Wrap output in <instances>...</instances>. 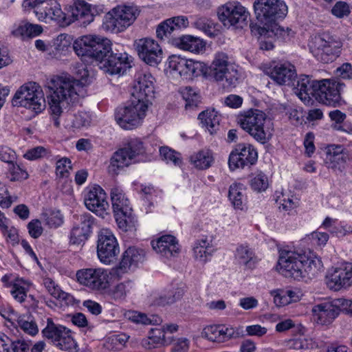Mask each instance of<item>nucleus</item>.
<instances>
[{
	"label": "nucleus",
	"instance_id": "f257e3e1",
	"mask_svg": "<svg viewBox=\"0 0 352 352\" xmlns=\"http://www.w3.org/2000/svg\"><path fill=\"white\" fill-rule=\"evenodd\" d=\"M73 49L83 61H98L100 68L111 75L123 74L129 67L127 54H113L111 42L107 38L85 35L74 41Z\"/></svg>",
	"mask_w": 352,
	"mask_h": 352
},
{
	"label": "nucleus",
	"instance_id": "f03ea898",
	"mask_svg": "<svg viewBox=\"0 0 352 352\" xmlns=\"http://www.w3.org/2000/svg\"><path fill=\"white\" fill-rule=\"evenodd\" d=\"M322 267L321 260L311 252L300 254L287 250L279 252L277 270L285 277L298 280L312 279Z\"/></svg>",
	"mask_w": 352,
	"mask_h": 352
},
{
	"label": "nucleus",
	"instance_id": "7ed1b4c3",
	"mask_svg": "<svg viewBox=\"0 0 352 352\" xmlns=\"http://www.w3.org/2000/svg\"><path fill=\"white\" fill-rule=\"evenodd\" d=\"M51 92L47 97L54 126L60 125L59 117L64 109L76 102L78 98L79 81L69 76H56L48 82Z\"/></svg>",
	"mask_w": 352,
	"mask_h": 352
},
{
	"label": "nucleus",
	"instance_id": "20e7f679",
	"mask_svg": "<svg viewBox=\"0 0 352 352\" xmlns=\"http://www.w3.org/2000/svg\"><path fill=\"white\" fill-rule=\"evenodd\" d=\"M254 9L256 19L263 27L252 24L251 30L261 36L273 32L270 28L277 20L284 19L288 12L287 6L283 0H255Z\"/></svg>",
	"mask_w": 352,
	"mask_h": 352
},
{
	"label": "nucleus",
	"instance_id": "39448f33",
	"mask_svg": "<svg viewBox=\"0 0 352 352\" xmlns=\"http://www.w3.org/2000/svg\"><path fill=\"white\" fill-rule=\"evenodd\" d=\"M236 122L243 130L261 144H265L272 137L270 121L267 120L266 114L261 110L250 109L244 111L238 115Z\"/></svg>",
	"mask_w": 352,
	"mask_h": 352
},
{
	"label": "nucleus",
	"instance_id": "423d86ee",
	"mask_svg": "<svg viewBox=\"0 0 352 352\" xmlns=\"http://www.w3.org/2000/svg\"><path fill=\"white\" fill-rule=\"evenodd\" d=\"M342 43L329 33H322L312 38L309 50L313 56L320 62L329 63L335 60L341 52Z\"/></svg>",
	"mask_w": 352,
	"mask_h": 352
},
{
	"label": "nucleus",
	"instance_id": "0eeeda50",
	"mask_svg": "<svg viewBox=\"0 0 352 352\" xmlns=\"http://www.w3.org/2000/svg\"><path fill=\"white\" fill-rule=\"evenodd\" d=\"M13 106L23 107L39 113L45 107V100L41 87L34 82L21 86L16 91L12 100Z\"/></svg>",
	"mask_w": 352,
	"mask_h": 352
},
{
	"label": "nucleus",
	"instance_id": "6e6552de",
	"mask_svg": "<svg viewBox=\"0 0 352 352\" xmlns=\"http://www.w3.org/2000/svg\"><path fill=\"white\" fill-rule=\"evenodd\" d=\"M139 14L135 6H118L106 15L103 28L112 32H121L133 24Z\"/></svg>",
	"mask_w": 352,
	"mask_h": 352
},
{
	"label": "nucleus",
	"instance_id": "1a4fd4ad",
	"mask_svg": "<svg viewBox=\"0 0 352 352\" xmlns=\"http://www.w3.org/2000/svg\"><path fill=\"white\" fill-rule=\"evenodd\" d=\"M147 109L146 104L131 98L129 104L116 109L115 119L121 128L131 130L142 124Z\"/></svg>",
	"mask_w": 352,
	"mask_h": 352
},
{
	"label": "nucleus",
	"instance_id": "9d476101",
	"mask_svg": "<svg viewBox=\"0 0 352 352\" xmlns=\"http://www.w3.org/2000/svg\"><path fill=\"white\" fill-rule=\"evenodd\" d=\"M25 6L34 8V13L40 21L46 23L55 21L61 25H67L66 14L56 0H25Z\"/></svg>",
	"mask_w": 352,
	"mask_h": 352
},
{
	"label": "nucleus",
	"instance_id": "9b49d317",
	"mask_svg": "<svg viewBox=\"0 0 352 352\" xmlns=\"http://www.w3.org/2000/svg\"><path fill=\"white\" fill-rule=\"evenodd\" d=\"M217 15L224 26L243 28L248 23L250 13L239 2H228L218 8Z\"/></svg>",
	"mask_w": 352,
	"mask_h": 352
},
{
	"label": "nucleus",
	"instance_id": "f8f14e48",
	"mask_svg": "<svg viewBox=\"0 0 352 352\" xmlns=\"http://www.w3.org/2000/svg\"><path fill=\"white\" fill-rule=\"evenodd\" d=\"M144 153L142 142L138 139L129 141L125 147L115 152L110 160L109 172L118 174L120 168L128 166L138 155Z\"/></svg>",
	"mask_w": 352,
	"mask_h": 352
},
{
	"label": "nucleus",
	"instance_id": "ddd939ff",
	"mask_svg": "<svg viewBox=\"0 0 352 352\" xmlns=\"http://www.w3.org/2000/svg\"><path fill=\"white\" fill-rule=\"evenodd\" d=\"M43 336L60 349L68 352H77V344L70 335V331L62 325H57L52 319H47V324L42 331Z\"/></svg>",
	"mask_w": 352,
	"mask_h": 352
},
{
	"label": "nucleus",
	"instance_id": "4468645a",
	"mask_svg": "<svg viewBox=\"0 0 352 352\" xmlns=\"http://www.w3.org/2000/svg\"><path fill=\"white\" fill-rule=\"evenodd\" d=\"M316 85L315 98L320 102L334 107L341 105L340 90L344 85L342 83L334 79H322Z\"/></svg>",
	"mask_w": 352,
	"mask_h": 352
},
{
	"label": "nucleus",
	"instance_id": "2eb2a0df",
	"mask_svg": "<svg viewBox=\"0 0 352 352\" xmlns=\"http://www.w3.org/2000/svg\"><path fill=\"white\" fill-rule=\"evenodd\" d=\"M119 253L120 248L115 236L109 230L102 229L97 241V254L100 261L104 264H110L116 260Z\"/></svg>",
	"mask_w": 352,
	"mask_h": 352
},
{
	"label": "nucleus",
	"instance_id": "dca6fc26",
	"mask_svg": "<svg viewBox=\"0 0 352 352\" xmlns=\"http://www.w3.org/2000/svg\"><path fill=\"white\" fill-rule=\"evenodd\" d=\"M77 281L91 290L103 293L108 286L109 276L102 268H85L76 272Z\"/></svg>",
	"mask_w": 352,
	"mask_h": 352
},
{
	"label": "nucleus",
	"instance_id": "f3484780",
	"mask_svg": "<svg viewBox=\"0 0 352 352\" xmlns=\"http://www.w3.org/2000/svg\"><path fill=\"white\" fill-rule=\"evenodd\" d=\"M264 73L280 85L290 86L297 76L296 68L292 64L285 63H270L263 65Z\"/></svg>",
	"mask_w": 352,
	"mask_h": 352
},
{
	"label": "nucleus",
	"instance_id": "a211bd4d",
	"mask_svg": "<svg viewBox=\"0 0 352 352\" xmlns=\"http://www.w3.org/2000/svg\"><path fill=\"white\" fill-rule=\"evenodd\" d=\"M135 48L141 60L151 66L157 65L163 58V52L154 39L144 38L135 41Z\"/></svg>",
	"mask_w": 352,
	"mask_h": 352
},
{
	"label": "nucleus",
	"instance_id": "6ab92c4d",
	"mask_svg": "<svg viewBox=\"0 0 352 352\" xmlns=\"http://www.w3.org/2000/svg\"><path fill=\"white\" fill-rule=\"evenodd\" d=\"M258 153L251 144H239L231 152L229 156L228 165L230 170L243 168L256 163Z\"/></svg>",
	"mask_w": 352,
	"mask_h": 352
},
{
	"label": "nucleus",
	"instance_id": "aec40b11",
	"mask_svg": "<svg viewBox=\"0 0 352 352\" xmlns=\"http://www.w3.org/2000/svg\"><path fill=\"white\" fill-rule=\"evenodd\" d=\"M84 201L87 208L98 216L104 218L108 214L109 205L107 201V195L100 186L94 185L89 188L85 195Z\"/></svg>",
	"mask_w": 352,
	"mask_h": 352
},
{
	"label": "nucleus",
	"instance_id": "412c9836",
	"mask_svg": "<svg viewBox=\"0 0 352 352\" xmlns=\"http://www.w3.org/2000/svg\"><path fill=\"white\" fill-rule=\"evenodd\" d=\"M327 287L332 290L338 291L342 288H348L352 285V263H344L333 268L326 276Z\"/></svg>",
	"mask_w": 352,
	"mask_h": 352
},
{
	"label": "nucleus",
	"instance_id": "4be33fe9",
	"mask_svg": "<svg viewBox=\"0 0 352 352\" xmlns=\"http://www.w3.org/2000/svg\"><path fill=\"white\" fill-rule=\"evenodd\" d=\"M168 67L184 79L192 78V76H197L203 72L202 63L176 55L169 57Z\"/></svg>",
	"mask_w": 352,
	"mask_h": 352
},
{
	"label": "nucleus",
	"instance_id": "5701e85b",
	"mask_svg": "<svg viewBox=\"0 0 352 352\" xmlns=\"http://www.w3.org/2000/svg\"><path fill=\"white\" fill-rule=\"evenodd\" d=\"M339 299L336 298L314 305L311 310L314 320L321 325L330 324L341 311Z\"/></svg>",
	"mask_w": 352,
	"mask_h": 352
},
{
	"label": "nucleus",
	"instance_id": "b1692460",
	"mask_svg": "<svg viewBox=\"0 0 352 352\" xmlns=\"http://www.w3.org/2000/svg\"><path fill=\"white\" fill-rule=\"evenodd\" d=\"M154 78L149 73H139L131 93L132 99L148 105L154 95Z\"/></svg>",
	"mask_w": 352,
	"mask_h": 352
},
{
	"label": "nucleus",
	"instance_id": "393cba45",
	"mask_svg": "<svg viewBox=\"0 0 352 352\" xmlns=\"http://www.w3.org/2000/svg\"><path fill=\"white\" fill-rule=\"evenodd\" d=\"M80 223L73 228L70 233L69 243L72 245H81L88 239L91 232L94 219L89 213L80 215Z\"/></svg>",
	"mask_w": 352,
	"mask_h": 352
},
{
	"label": "nucleus",
	"instance_id": "a878e982",
	"mask_svg": "<svg viewBox=\"0 0 352 352\" xmlns=\"http://www.w3.org/2000/svg\"><path fill=\"white\" fill-rule=\"evenodd\" d=\"M145 252L143 250L135 247H129L123 253L122 260L118 266L115 268V274L121 276L126 273L131 267H136L144 261Z\"/></svg>",
	"mask_w": 352,
	"mask_h": 352
},
{
	"label": "nucleus",
	"instance_id": "bb28decb",
	"mask_svg": "<svg viewBox=\"0 0 352 352\" xmlns=\"http://www.w3.org/2000/svg\"><path fill=\"white\" fill-rule=\"evenodd\" d=\"M188 25L186 16H179L170 18L162 22L157 28L156 34L158 38L175 36L182 28Z\"/></svg>",
	"mask_w": 352,
	"mask_h": 352
},
{
	"label": "nucleus",
	"instance_id": "cd10ccee",
	"mask_svg": "<svg viewBox=\"0 0 352 352\" xmlns=\"http://www.w3.org/2000/svg\"><path fill=\"white\" fill-rule=\"evenodd\" d=\"M153 250L162 256H175L179 252L176 238L172 235H164L151 242Z\"/></svg>",
	"mask_w": 352,
	"mask_h": 352
},
{
	"label": "nucleus",
	"instance_id": "c85d7f7f",
	"mask_svg": "<svg viewBox=\"0 0 352 352\" xmlns=\"http://www.w3.org/2000/svg\"><path fill=\"white\" fill-rule=\"evenodd\" d=\"M342 151V146L332 145L328 147L324 159V163L328 168L340 173L344 170L346 155Z\"/></svg>",
	"mask_w": 352,
	"mask_h": 352
},
{
	"label": "nucleus",
	"instance_id": "c756f323",
	"mask_svg": "<svg viewBox=\"0 0 352 352\" xmlns=\"http://www.w3.org/2000/svg\"><path fill=\"white\" fill-rule=\"evenodd\" d=\"M234 260L237 264L245 270L256 267L258 258L253 250L246 244L239 245L234 252Z\"/></svg>",
	"mask_w": 352,
	"mask_h": 352
},
{
	"label": "nucleus",
	"instance_id": "7c9ffc66",
	"mask_svg": "<svg viewBox=\"0 0 352 352\" xmlns=\"http://www.w3.org/2000/svg\"><path fill=\"white\" fill-rule=\"evenodd\" d=\"M135 284L131 280H126L120 282L112 287H109V284L103 291V294L109 300L116 302H120L125 300L128 294L133 289Z\"/></svg>",
	"mask_w": 352,
	"mask_h": 352
},
{
	"label": "nucleus",
	"instance_id": "2f4dec72",
	"mask_svg": "<svg viewBox=\"0 0 352 352\" xmlns=\"http://www.w3.org/2000/svg\"><path fill=\"white\" fill-rule=\"evenodd\" d=\"M318 80H312L309 76L300 75L294 87L295 93L300 100L309 102L311 96L315 97L316 83Z\"/></svg>",
	"mask_w": 352,
	"mask_h": 352
},
{
	"label": "nucleus",
	"instance_id": "473e14b6",
	"mask_svg": "<svg viewBox=\"0 0 352 352\" xmlns=\"http://www.w3.org/2000/svg\"><path fill=\"white\" fill-rule=\"evenodd\" d=\"M234 329L223 325H213L206 327L202 332V336L216 342H223L232 338Z\"/></svg>",
	"mask_w": 352,
	"mask_h": 352
},
{
	"label": "nucleus",
	"instance_id": "72a5a7b5",
	"mask_svg": "<svg viewBox=\"0 0 352 352\" xmlns=\"http://www.w3.org/2000/svg\"><path fill=\"white\" fill-rule=\"evenodd\" d=\"M173 44L182 50L194 53H199L205 47L203 40L190 35L175 38L173 40Z\"/></svg>",
	"mask_w": 352,
	"mask_h": 352
},
{
	"label": "nucleus",
	"instance_id": "f704fd0d",
	"mask_svg": "<svg viewBox=\"0 0 352 352\" xmlns=\"http://www.w3.org/2000/svg\"><path fill=\"white\" fill-rule=\"evenodd\" d=\"M230 66H233L228 61V56L225 53H218L215 55L209 68V75L214 80L221 79V75L224 74Z\"/></svg>",
	"mask_w": 352,
	"mask_h": 352
},
{
	"label": "nucleus",
	"instance_id": "c9c22d12",
	"mask_svg": "<svg viewBox=\"0 0 352 352\" xmlns=\"http://www.w3.org/2000/svg\"><path fill=\"white\" fill-rule=\"evenodd\" d=\"M0 352H28L32 342L23 338L10 340L8 337L0 339Z\"/></svg>",
	"mask_w": 352,
	"mask_h": 352
},
{
	"label": "nucleus",
	"instance_id": "e433bc0d",
	"mask_svg": "<svg viewBox=\"0 0 352 352\" xmlns=\"http://www.w3.org/2000/svg\"><path fill=\"white\" fill-rule=\"evenodd\" d=\"M198 119L211 135L216 134L220 129V116L214 110L204 111L199 114Z\"/></svg>",
	"mask_w": 352,
	"mask_h": 352
},
{
	"label": "nucleus",
	"instance_id": "4c0bfd02",
	"mask_svg": "<svg viewBox=\"0 0 352 352\" xmlns=\"http://www.w3.org/2000/svg\"><path fill=\"white\" fill-rule=\"evenodd\" d=\"M42 31L43 28L39 25L22 21L12 30V34L22 38H32L39 35Z\"/></svg>",
	"mask_w": 352,
	"mask_h": 352
},
{
	"label": "nucleus",
	"instance_id": "58836bf2",
	"mask_svg": "<svg viewBox=\"0 0 352 352\" xmlns=\"http://www.w3.org/2000/svg\"><path fill=\"white\" fill-rule=\"evenodd\" d=\"M112 207L115 212L119 211L131 210L129 207V201L125 197L122 189L119 187H113L111 190Z\"/></svg>",
	"mask_w": 352,
	"mask_h": 352
},
{
	"label": "nucleus",
	"instance_id": "ea45409f",
	"mask_svg": "<svg viewBox=\"0 0 352 352\" xmlns=\"http://www.w3.org/2000/svg\"><path fill=\"white\" fill-rule=\"evenodd\" d=\"M244 188L241 184H232L228 191V198L235 208L243 209L245 200Z\"/></svg>",
	"mask_w": 352,
	"mask_h": 352
},
{
	"label": "nucleus",
	"instance_id": "a19ab883",
	"mask_svg": "<svg viewBox=\"0 0 352 352\" xmlns=\"http://www.w3.org/2000/svg\"><path fill=\"white\" fill-rule=\"evenodd\" d=\"M43 284L50 295L55 298L63 300L67 305L70 304L73 301V296L69 294L62 291L52 279L45 278Z\"/></svg>",
	"mask_w": 352,
	"mask_h": 352
},
{
	"label": "nucleus",
	"instance_id": "79ce46f5",
	"mask_svg": "<svg viewBox=\"0 0 352 352\" xmlns=\"http://www.w3.org/2000/svg\"><path fill=\"white\" fill-rule=\"evenodd\" d=\"M221 76V79L216 81L220 82L225 89H232L239 83V74L234 65L230 66V69Z\"/></svg>",
	"mask_w": 352,
	"mask_h": 352
},
{
	"label": "nucleus",
	"instance_id": "37998d69",
	"mask_svg": "<svg viewBox=\"0 0 352 352\" xmlns=\"http://www.w3.org/2000/svg\"><path fill=\"white\" fill-rule=\"evenodd\" d=\"M184 295V291L181 288H177L173 292L162 294L155 297L153 304L157 306H165L171 305L180 300Z\"/></svg>",
	"mask_w": 352,
	"mask_h": 352
},
{
	"label": "nucleus",
	"instance_id": "c03bdc74",
	"mask_svg": "<svg viewBox=\"0 0 352 352\" xmlns=\"http://www.w3.org/2000/svg\"><path fill=\"white\" fill-rule=\"evenodd\" d=\"M213 161L212 153L210 151H200L190 157V162L199 169L209 168Z\"/></svg>",
	"mask_w": 352,
	"mask_h": 352
},
{
	"label": "nucleus",
	"instance_id": "a18cd8bd",
	"mask_svg": "<svg viewBox=\"0 0 352 352\" xmlns=\"http://www.w3.org/2000/svg\"><path fill=\"white\" fill-rule=\"evenodd\" d=\"M127 316L131 321L136 324L157 325L162 322L161 318L156 315H152L148 318L144 314L133 311H129Z\"/></svg>",
	"mask_w": 352,
	"mask_h": 352
},
{
	"label": "nucleus",
	"instance_id": "49530a36",
	"mask_svg": "<svg viewBox=\"0 0 352 352\" xmlns=\"http://www.w3.org/2000/svg\"><path fill=\"white\" fill-rule=\"evenodd\" d=\"M116 212V220L118 226L122 231L132 230L135 227V221L131 216V210Z\"/></svg>",
	"mask_w": 352,
	"mask_h": 352
},
{
	"label": "nucleus",
	"instance_id": "de8ad7c7",
	"mask_svg": "<svg viewBox=\"0 0 352 352\" xmlns=\"http://www.w3.org/2000/svg\"><path fill=\"white\" fill-rule=\"evenodd\" d=\"M72 16L76 20L87 18V21H91L93 19L90 6L84 1H78L75 3V8L72 10Z\"/></svg>",
	"mask_w": 352,
	"mask_h": 352
},
{
	"label": "nucleus",
	"instance_id": "09e8293b",
	"mask_svg": "<svg viewBox=\"0 0 352 352\" xmlns=\"http://www.w3.org/2000/svg\"><path fill=\"white\" fill-rule=\"evenodd\" d=\"M298 300V293L292 290L281 291L274 296V302L278 306H284Z\"/></svg>",
	"mask_w": 352,
	"mask_h": 352
},
{
	"label": "nucleus",
	"instance_id": "8fccbe9b",
	"mask_svg": "<svg viewBox=\"0 0 352 352\" xmlns=\"http://www.w3.org/2000/svg\"><path fill=\"white\" fill-rule=\"evenodd\" d=\"M17 325L25 333L35 336L38 332L37 324L33 320H28L25 316H19L16 320Z\"/></svg>",
	"mask_w": 352,
	"mask_h": 352
},
{
	"label": "nucleus",
	"instance_id": "3c124183",
	"mask_svg": "<svg viewBox=\"0 0 352 352\" xmlns=\"http://www.w3.org/2000/svg\"><path fill=\"white\" fill-rule=\"evenodd\" d=\"M28 289L21 285V283L16 282L12 285L10 291L13 298L19 302H23L26 298H30L31 300H34L32 295L27 296Z\"/></svg>",
	"mask_w": 352,
	"mask_h": 352
},
{
	"label": "nucleus",
	"instance_id": "603ef678",
	"mask_svg": "<svg viewBox=\"0 0 352 352\" xmlns=\"http://www.w3.org/2000/svg\"><path fill=\"white\" fill-rule=\"evenodd\" d=\"M8 172L11 175V181H22L28 178V173L19 164L12 162L9 164Z\"/></svg>",
	"mask_w": 352,
	"mask_h": 352
},
{
	"label": "nucleus",
	"instance_id": "864d4df0",
	"mask_svg": "<svg viewBox=\"0 0 352 352\" xmlns=\"http://www.w3.org/2000/svg\"><path fill=\"white\" fill-rule=\"evenodd\" d=\"M183 98L186 102V108L197 107L199 102V96L194 89L190 87H185L182 91Z\"/></svg>",
	"mask_w": 352,
	"mask_h": 352
},
{
	"label": "nucleus",
	"instance_id": "5fc2aeb1",
	"mask_svg": "<svg viewBox=\"0 0 352 352\" xmlns=\"http://www.w3.org/2000/svg\"><path fill=\"white\" fill-rule=\"evenodd\" d=\"M252 188L257 192L265 190L268 187V179L263 173H259L250 181Z\"/></svg>",
	"mask_w": 352,
	"mask_h": 352
},
{
	"label": "nucleus",
	"instance_id": "6e6d98bb",
	"mask_svg": "<svg viewBox=\"0 0 352 352\" xmlns=\"http://www.w3.org/2000/svg\"><path fill=\"white\" fill-rule=\"evenodd\" d=\"M162 337H164V333L160 329H151L150 336L147 339L142 340V344L146 349L154 348V344L159 343Z\"/></svg>",
	"mask_w": 352,
	"mask_h": 352
},
{
	"label": "nucleus",
	"instance_id": "4d7b16f0",
	"mask_svg": "<svg viewBox=\"0 0 352 352\" xmlns=\"http://www.w3.org/2000/svg\"><path fill=\"white\" fill-rule=\"evenodd\" d=\"M160 153L161 157L168 162H172L175 164H179L181 162L179 154L168 146H162L160 148Z\"/></svg>",
	"mask_w": 352,
	"mask_h": 352
},
{
	"label": "nucleus",
	"instance_id": "13d9d810",
	"mask_svg": "<svg viewBox=\"0 0 352 352\" xmlns=\"http://www.w3.org/2000/svg\"><path fill=\"white\" fill-rule=\"evenodd\" d=\"M349 6L344 1H338L332 8L331 13L338 18H343L349 15Z\"/></svg>",
	"mask_w": 352,
	"mask_h": 352
},
{
	"label": "nucleus",
	"instance_id": "bf43d9fd",
	"mask_svg": "<svg viewBox=\"0 0 352 352\" xmlns=\"http://www.w3.org/2000/svg\"><path fill=\"white\" fill-rule=\"evenodd\" d=\"M213 252L212 248H205L203 246H194L193 254L197 260L206 263L208 258L211 256Z\"/></svg>",
	"mask_w": 352,
	"mask_h": 352
},
{
	"label": "nucleus",
	"instance_id": "052dcab7",
	"mask_svg": "<svg viewBox=\"0 0 352 352\" xmlns=\"http://www.w3.org/2000/svg\"><path fill=\"white\" fill-rule=\"evenodd\" d=\"M0 160L8 164L15 162L16 155L14 150L6 146H0Z\"/></svg>",
	"mask_w": 352,
	"mask_h": 352
},
{
	"label": "nucleus",
	"instance_id": "680f3d73",
	"mask_svg": "<svg viewBox=\"0 0 352 352\" xmlns=\"http://www.w3.org/2000/svg\"><path fill=\"white\" fill-rule=\"evenodd\" d=\"M72 162L69 158L63 157L56 162V173L60 177H67L69 170L72 169Z\"/></svg>",
	"mask_w": 352,
	"mask_h": 352
},
{
	"label": "nucleus",
	"instance_id": "e2e57ef3",
	"mask_svg": "<svg viewBox=\"0 0 352 352\" xmlns=\"http://www.w3.org/2000/svg\"><path fill=\"white\" fill-rule=\"evenodd\" d=\"M28 229L30 235L34 238H38L43 233V227L38 219H33L28 224Z\"/></svg>",
	"mask_w": 352,
	"mask_h": 352
},
{
	"label": "nucleus",
	"instance_id": "0e129e2a",
	"mask_svg": "<svg viewBox=\"0 0 352 352\" xmlns=\"http://www.w3.org/2000/svg\"><path fill=\"white\" fill-rule=\"evenodd\" d=\"M190 341L187 338H180L173 341L172 352H187L189 349Z\"/></svg>",
	"mask_w": 352,
	"mask_h": 352
},
{
	"label": "nucleus",
	"instance_id": "69168bd1",
	"mask_svg": "<svg viewBox=\"0 0 352 352\" xmlns=\"http://www.w3.org/2000/svg\"><path fill=\"white\" fill-rule=\"evenodd\" d=\"M194 26L206 34H210L212 28V23L208 19L201 17L196 19L194 22Z\"/></svg>",
	"mask_w": 352,
	"mask_h": 352
},
{
	"label": "nucleus",
	"instance_id": "338daca9",
	"mask_svg": "<svg viewBox=\"0 0 352 352\" xmlns=\"http://www.w3.org/2000/svg\"><path fill=\"white\" fill-rule=\"evenodd\" d=\"M313 342L311 340L306 338H298L292 341V348L294 350H307L311 348Z\"/></svg>",
	"mask_w": 352,
	"mask_h": 352
},
{
	"label": "nucleus",
	"instance_id": "774afa93",
	"mask_svg": "<svg viewBox=\"0 0 352 352\" xmlns=\"http://www.w3.org/2000/svg\"><path fill=\"white\" fill-rule=\"evenodd\" d=\"M45 153V149L43 146H36L28 150L23 157L29 160H35L41 157Z\"/></svg>",
	"mask_w": 352,
	"mask_h": 352
}]
</instances>
